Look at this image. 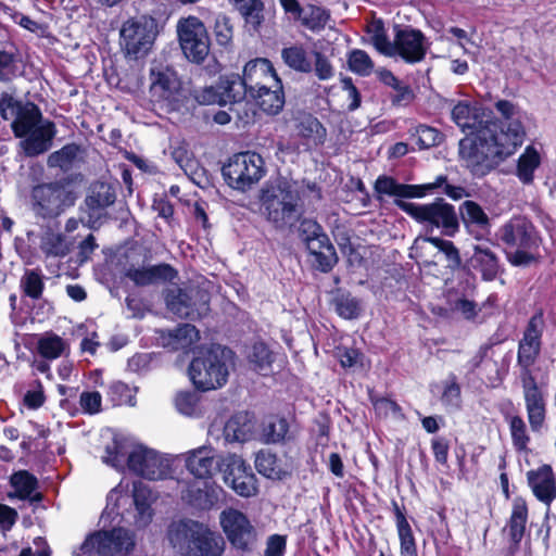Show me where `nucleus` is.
<instances>
[{"label":"nucleus","mask_w":556,"mask_h":556,"mask_svg":"<svg viewBox=\"0 0 556 556\" xmlns=\"http://www.w3.org/2000/svg\"><path fill=\"white\" fill-rule=\"evenodd\" d=\"M498 119H488L477 139L459 141V156L476 176H484L522 144L525 112L508 100H498Z\"/></svg>","instance_id":"f257e3e1"},{"label":"nucleus","mask_w":556,"mask_h":556,"mask_svg":"<svg viewBox=\"0 0 556 556\" xmlns=\"http://www.w3.org/2000/svg\"><path fill=\"white\" fill-rule=\"evenodd\" d=\"M543 330V314L538 313L530 318L519 341L517 353V365L520 368L519 379L527 416L530 427L534 432L541 430L546 418L544 386L536 381L531 369L541 352Z\"/></svg>","instance_id":"f03ea898"},{"label":"nucleus","mask_w":556,"mask_h":556,"mask_svg":"<svg viewBox=\"0 0 556 556\" xmlns=\"http://www.w3.org/2000/svg\"><path fill=\"white\" fill-rule=\"evenodd\" d=\"M16 108L11 128L14 136L21 139V150L28 157L46 153L56 135L55 124L45 118L38 105L30 101Z\"/></svg>","instance_id":"7ed1b4c3"},{"label":"nucleus","mask_w":556,"mask_h":556,"mask_svg":"<svg viewBox=\"0 0 556 556\" xmlns=\"http://www.w3.org/2000/svg\"><path fill=\"white\" fill-rule=\"evenodd\" d=\"M170 546L182 556H222L223 536L193 519L173 521L166 533Z\"/></svg>","instance_id":"20e7f679"},{"label":"nucleus","mask_w":556,"mask_h":556,"mask_svg":"<svg viewBox=\"0 0 556 556\" xmlns=\"http://www.w3.org/2000/svg\"><path fill=\"white\" fill-rule=\"evenodd\" d=\"M230 351L214 346L201 352L189 366V377L194 387L202 391L223 387L228 379L227 359Z\"/></svg>","instance_id":"39448f33"},{"label":"nucleus","mask_w":556,"mask_h":556,"mask_svg":"<svg viewBox=\"0 0 556 556\" xmlns=\"http://www.w3.org/2000/svg\"><path fill=\"white\" fill-rule=\"evenodd\" d=\"M75 192L61 181L38 184L31 188L29 205L36 218L53 219L76 202Z\"/></svg>","instance_id":"423d86ee"},{"label":"nucleus","mask_w":556,"mask_h":556,"mask_svg":"<svg viewBox=\"0 0 556 556\" xmlns=\"http://www.w3.org/2000/svg\"><path fill=\"white\" fill-rule=\"evenodd\" d=\"M395 204L417 222L433 228H441L442 233L453 237L459 229L458 218L453 205L443 199L429 204H416L404 200H395Z\"/></svg>","instance_id":"0eeeda50"},{"label":"nucleus","mask_w":556,"mask_h":556,"mask_svg":"<svg viewBox=\"0 0 556 556\" xmlns=\"http://www.w3.org/2000/svg\"><path fill=\"white\" fill-rule=\"evenodd\" d=\"M135 547V532L118 527L88 536L80 547L79 556H127Z\"/></svg>","instance_id":"6e6552de"},{"label":"nucleus","mask_w":556,"mask_h":556,"mask_svg":"<svg viewBox=\"0 0 556 556\" xmlns=\"http://www.w3.org/2000/svg\"><path fill=\"white\" fill-rule=\"evenodd\" d=\"M266 168L263 157L255 152L235 154L223 167L227 184L240 191H247L265 176Z\"/></svg>","instance_id":"1a4fd4ad"},{"label":"nucleus","mask_w":556,"mask_h":556,"mask_svg":"<svg viewBox=\"0 0 556 556\" xmlns=\"http://www.w3.org/2000/svg\"><path fill=\"white\" fill-rule=\"evenodd\" d=\"M300 195L290 186H278L264 192L262 205L267 219L277 227L293 224L300 216Z\"/></svg>","instance_id":"9d476101"},{"label":"nucleus","mask_w":556,"mask_h":556,"mask_svg":"<svg viewBox=\"0 0 556 556\" xmlns=\"http://www.w3.org/2000/svg\"><path fill=\"white\" fill-rule=\"evenodd\" d=\"M155 37L156 23L150 16L130 18L121 28V46L131 59L144 56L152 48Z\"/></svg>","instance_id":"9b49d317"},{"label":"nucleus","mask_w":556,"mask_h":556,"mask_svg":"<svg viewBox=\"0 0 556 556\" xmlns=\"http://www.w3.org/2000/svg\"><path fill=\"white\" fill-rule=\"evenodd\" d=\"M176 30L185 56L197 64L204 62L210 53V37L204 23L189 15L178 20Z\"/></svg>","instance_id":"f8f14e48"},{"label":"nucleus","mask_w":556,"mask_h":556,"mask_svg":"<svg viewBox=\"0 0 556 556\" xmlns=\"http://www.w3.org/2000/svg\"><path fill=\"white\" fill-rule=\"evenodd\" d=\"M149 79L152 101L166 111L177 110L181 86L176 72L167 65L154 63L150 68Z\"/></svg>","instance_id":"ddd939ff"},{"label":"nucleus","mask_w":556,"mask_h":556,"mask_svg":"<svg viewBox=\"0 0 556 556\" xmlns=\"http://www.w3.org/2000/svg\"><path fill=\"white\" fill-rule=\"evenodd\" d=\"M165 302L167 309L181 318H202L210 311L208 293L199 287L169 289Z\"/></svg>","instance_id":"4468645a"},{"label":"nucleus","mask_w":556,"mask_h":556,"mask_svg":"<svg viewBox=\"0 0 556 556\" xmlns=\"http://www.w3.org/2000/svg\"><path fill=\"white\" fill-rule=\"evenodd\" d=\"M127 463L131 471L149 480L164 479L170 473L169 459L144 446L134 447Z\"/></svg>","instance_id":"2eb2a0df"},{"label":"nucleus","mask_w":556,"mask_h":556,"mask_svg":"<svg viewBox=\"0 0 556 556\" xmlns=\"http://www.w3.org/2000/svg\"><path fill=\"white\" fill-rule=\"evenodd\" d=\"M219 525L227 540L237 548L245 549L256 539V531L250 519L233 507L220 511Z\"/></svg>","instance_id":"dca6fc26"},{"label":"nucleus","mask_w":556,"mask_h":556,"mask_svg":"<svg viewBox=\"0 0 556 556\" xmlns=\"http://www.w3.org/2000/svg\"><path fill=\"white\" fill-rule=\"evenodd\" d=\"M428 42L424 34L412 27H394L393 56H400L407 63H418L426 56Z\"/></svg>","instance_id":"f3484780"},{"label":"nucleus","mask_w":556,"mask_h":556,"mask_svg":"<svg viewBox=\"0 0 556 556\" xmlns=\"http://www.w3.org/2000/svg\"><path fill=\"white\" fill-rule=\"evenodd\" d=\"M500 240L508 248H538L539 238L532 224L523 217H513L498 229Z\"/></svg>","instance_id":"a211bd4d"},{"label":"nucleus","mask_w":556,"mask_h":556,"mask_svg":"<svg viewBox=\"0 0 556 556\" xmlns=\"http://www.w3.org/2000/svg\"><path fill=\"white\" fill-rule=\"evenodd\" d=\"M242 79L250 94L268 86L278 88L280 81L271 63L266 59H255L248 62L243 70Z\"/></svg>","instance_id":"6ab92c4d"},{"label":"nucleus","mask_w":556,"mask_h":556,"mask_svg":"<svg viewBox=\"0 0 556 556\" xmlns=\"http://www.w3.org/2000/svg\"><path fill=\"white\" fill-rule=\"evenodd\" d=\"M453 122L468 136L465 139H477L488 119L483 118L481 109L476 102L458 101L452 109Z\"/></svg>","instance_id":"aec40b11"},{"label":"nucleus","mask_w":556,"mask_h":556,"mask_svg":"<svg viewBox=\"0 0 556 556\" xmlns=\"http://www.w3.org/2000/svg\"><path fill=\"white\" fill-rule=\"evenodd\" d=\"M116 194L113 188L105 182H96L90 187L89 193L85 199L88 208V225L90 228H97L102 212L115 202Z\"/></svg>","instance_id":"412c9836"},{"label":"nucleus","mask_w":556,"mask_h":556,"mask_svg":"<svg viewBox=\"0 0 556 556\" xmlns=\"http://www.w3.org/2000/svg\"><path fill=\"white\" fill-rule=\"evenodd\" d=\"M459 212L465 228L475 239L480 240L490 233L491 220L480 204L466 200Z\"/></svg>","instance_id":"4be33fe9"},{"label":"nucleus","mask_w":556,"mask_h":556,"mask_svg":"<svg viewBox=\"0 0 556 556\" xmlns=\"http://www.w3.org/2000/svg\"><path fill=\"white\" fill-rule=\"evenodd\" d=\"M528 483L534 496L549 505L556 498V478L551 466L543 465L528 472Z\"/></svg>","instance_id":"5701e85b"},{"label":"nucleus","mask_w":556,"mask_h":556,"mask_svg":"<svg viewBox=\"0 0 556 556\" xmlns=\"http://www.w3.org/2000/svg\"><path fill=\"white\" fill-rule=\"evenodd\" d=\"M126 277L136 286H150L173 281L177 271L168 264H159L148 267H130L126 270Z\"/></svg>","instance_id":"b1692460"},{"label":"nucleus","mask_w":556,"mask_h":556,"mask_svg":"<svg viewBox=\"0 0 556 556\" xmlns=\"http://www.w3.org/2000/svg\"><path fill=\"white\" fill-rule=\"evenodd\" d=\"M12 492L8 494L9 498H18L29 503H39L42 494L38 491L39 483L37 478L27 470H18L10 478Z\"/></svg>","instance_id":"393cba45"},{"label":"nucleus","mask_w":556,"mask_h":556,"mask_svg":"<svg viewBox=\"0 0 556 556\" xmlns=\"http://www.w3.org/2000/svg\"><path fill=\"white\" fill-rule=\"evenodd\" d=\"M185 463L189 472L195 478H211L216 465L214 450L206 445L191 450L185 454Z\"/></svg>","instance_id":"a878e982"},{"label":"nucleus","mask_w":556,"mask_h":556,"mask_svg":"<svg viewBox=\"0 0 556 556\" xmlns=\"http://www.w3.org/2000/svg\"><path fill=\"white\" fill-rule=\"evenodd\" d=\"M306 248L314 257L313 262L323 271H328L337 263V253L326 233L317 237H304Z\"/></svg>","instance_id":"bb28decb"},{"label":"nucleus","mask_w":556,"mask_h":556,"mask_svg":"<svg viewBox=\"0 0 556 556\" xmlns=\"http://www.w3.org/2000/svg\"><path fill=\"white\" fill-rule=\"evenodd\" d=\"M72 248L73 242L52 228H47L40 236L39 250L46 258L65 257Z\"/></svg>","instance_id":"cd10ccee"},{"label":"nucleus","mask_w":556,"mask_h":556,"mask_svg":"<svg viewBox=\"0 0 556 556\" xmlns=\"http://www.w3.org/2000/svg\"><path fill=\"white\" fill-rule=\"evenodd\" d=\"M430 189H432L431 185H402L388 176H380L375 182V191L380 195L387 194L400 198H420L426 194V190Z\"/></svg>","instance_id":"c85d7f7f"},{"label":"nucleus","mask_w":556,"mask_h":556,"mask_svg":"<svg viewBox=\"0 0 556 556\" xmlns=\"http://www.w3.org/2000/svg\"><path fill=\"white\" fill-rule=\"evenodd\" d=\"M161 339L172 350H186L200 340V332L193 325L182 324L174 330L162 331Z\"/></svg>","instance_id":"c756f323"},{"label":"nucleus","mask_w":556,"mask_h":556,"mask_svg":"<svg viewBox=\"0 0 556 556\" xmlns=\"http://www.w3.org/2000/svg\"><path fill=\"white\" fill-rule=\"evenodd\" d=\"M425 243L433 244L440 252H442L447 262L446 267L455 270L458 269L462 265V258L458 249L452 241L444 240L437 237H417L413 243L412 251L419 254V251L422 250Z\"/></svg>","instance_id":"7c9ffc66"},{"label":"nucleus","mask_w":556,"mask_h":556,"mask_svg":"<svg viewBox=\"0 0 556 556\" xmlns=\"http://www.w3.org/2000/svg\"><path fill=\"white\" fill-rule=\"evenodd\" d=\"M36 350L43 359L54 361L70 354V344L59 334L48 331L37 339Z\"/></svg>","instance_id":"2f4dec72"},{"label":"nucleus","mask_w":556,"mask_h":556,"mask_svg":"<svg viewBox=\"0 0 556 556\" xmlns=\"http://www.w3.org/2000/svg\"><path fill=\"white\" fill-rule=\"evenodd\" d=\"M254 424L248 413L231 416L225 427L224 437L228 442H244L252 437Z\"/></svg>","instance_id":"473e14b6"},{"label":"nucleus","mask_w":556,"mask_h":556,"mask_svg":"<svg viewBox=\"0 0 556 556\" xmlns=\"http://www.w3.org/2000/svg\"><path fill=\"white\" fill-rule=\"evenodd\" d=\"M472 263L478 269L484 280L491 281L495 279L498 274L500 265L496 254L483 244L473 247Z\"/></svg>","instance_id":"72a5a7b5"},{"label":"nucleus","mask_w":556,"mask_h":556,"mask_svg":"<svg viewBox=\"0 0 556 556\" xmlns=\"http://www.w3.org/2000/svg\"><path fill=\"white\" fill-rule=\"evenodd\" d=\"M251 97L255 100L260 109L269 115L278 114L285 105L281 80L279 81L278 88L276 86H268L251 93Z\"/></svg>","instance_id":"f704fd0d"},{"label":"nucleus","mask_w":556,"mask_h":556,"mask_svg":"<svg viewBox=\"0 0 556 556\" xmlns=\"http://www.w3.org/2000/svg\"><path fill=\"white\" fill-rule=\"evenodd\" d=\"M235 9L242 16L247 26L258 30L265 21L263 0H232Z\"/></svg>","instance_id":"c9c22d12"},{"label":"nucleus","mask_w":556,"mask_h":556,"mask_svg":"<svg viewBox=\"0 0 556 556\" xmlns=\"http://www.w3.org/2000/svg\"><path fill=\"white\" fill-rule=\"evenodd\" d=\"M527 521V503L523 498L517 497L513 502V509L507 525L509 536L515 544H518L523 538Z\"/></svg>","instance_id":"e433bc0d"},{"label":"nucleus","mask_w":556,"mask_h":556,"mask_svg":"<svg viewBox=\"0 0 556 556\" xmlns=\"http://www.w3.org/2000/svg\"><path fill=\"white\" fill-rule=\"evenodd\" d=\"M81 152L80 146L76 143L65 144L48 156L47 164L51 168L70 170L81 159Z\"/></svg>","instance_id":"4c0bfd02"},{"label":"nucleus","mask_w":556,"mask_h":556,"mask_svg":"<svg viewBox=\"0 0 556 556\" xmlns=\"http://www.w3.org/2000/svg\"><path fill=\"white\" fill-rule=\"evenodd\" d=\"M298 20L305 28L314 33H319L330 21V13L321 7L308 4L303 7L300 11Z\"/></svg>","instance_id":"58836bf2"},{"label":"nucleus","mask_w":556,"mask_h":556,"mask_svg":"<svg viewBox=\"0 0 556 556\" xmlns=\"http://www.w3.org/2000/svg\"><path fill=\"white\" fill-rule=\"evenodd\" d=\"M395 518L401 556H418L416 541L406 517L400 509H396Z\"/></svg>","instance_id":"ea45409f"},{"label":"nucleus","mask_w":556,"mask_h":556,"mask_svg":"<svg viewBox=\"0 0 556 556\" xmlns=\"http://www.w3.org/2000/svg\"><path fill=\"white\" fill-rule=\"evenodd\" d=\"M540 154L533 147H527L519 156L517 166V176L523 184H530L533 180V173L540 165Z\"/></svg>","instance_id":"a19ab883"},{"label":"nucleus","mask_w":556,"mask_h":556,"mask_svg":"<svg viewBox=\"0 0 556 556\" xmlns=\"http://www.w3.org/2000/svg\"><path fill=\"white\" fill-rule=\"evenodd\" d=\"M250 366L256 371H267L274 362V354L264 342H255L248 352Z\"/></svg>","instance_id":"79ce46f5"},{"label":"nucleus","mask_w":556,"mask_h":556,"mask_svg":"<svg viewBox=\"0 0 556 556\" xmlns=\"http://www.w3.org/2000/svg\"><path fill=\"white\" fill-rule=\"evenodd\" d=\"M219 89L223 96L224 105L238 102L249 92L243 79L239 76L226 77L219 81Z\"/></svg>","instance_id":"37998d69"},{"label":"nucleus","mask_w":556,"mask_h":556,"mask_svg":"<svg viewBox=\"0 0 556 556\" xmlns=\"http://www.w3.org/2000/svg\"><path fill=\"white\" fill-rule=\"evenodd\" d=\"M299 134L306 138L312 144L318 146L324 143L326 138V128L314 116L307 115L303 117L298 126Z\"/></svg>","instance_id":"c03bdc74"},{"label":"nucleus","mask_w":556,"mask_h":556,"mask_svg":"<svg viewBox=\"0 0 556 556\" xmlns=\"http://www.w3.org/2000/svg\"><path fill=\"white\" fill-rule=\"evenodd\" d=\"M285 63L294 71L301 73H309L312 63L307 58V53L301 46H292L281 51Z\"/></svg>","instance_id":"a18cd8bd"},{"label":"nucleus","mask_w":556,"mask_h":556,"mask_svg":"<svg viewBox=\"0 0 556 556\" xmlns=\"http://www.w3.org/2000/svg\"><path fill=\"white\" fill-rule=\"evenodd\" d=\"M21 288L28 298L40 299L45 289L42 273L39 269H27L21 278Z\"/></svg>","instance_id":"49530a36"},{"label":"nucleus","mask_w":556,"mask_h":556,"mask_svg":"<svg viewBox=\"0 0 556 556\" xmlns=\"http://www.w3.org/2000/svg\"><path fill=\"white\" fill-rule=\"evenodd\" d=\"M289 422L285 418L274 417L264 426L263 437L266 443H279L288 439Z\"/></svg>","instance_id":"de8ad7c7"},{"label":"nucleus","mask_w":556,"mask_h":556,"mask_svg":"<svg viewBox=\"0 0 556 556\" xmlns=\"http://www.w3.org/2000/svg\"><path fill=\"white\" fill-rule=\"evenodd\" d=\"M348 64L352 72L364 77L369 76L375 67L369 54L361 49H354L349 53Z\"/></svg>","instance_id":"09e8293b"},{"label":"nucleus","mask_w":556,"mask_h":556,"mask_svg":"<svg viewBox=\"0 0 556 556\" xmlns=\"http://www.w3.org/2000/svg\"><path fill=\"white\" fill-rule=\"evenodd\" d=\"M256 470L267 478H279L281 469L279 467L278 458L269 451H260L255 457Z\"/></svg>","instance_id":"8fccbe9b"},{"label":"nucleus","mask_w":556,"mask_h":556,"mask_svg":"<svg viewBox=\"0 0 556 556\" xmlns=\"http://www.w3.org/2000/svg\"><path fill=\"white\" fill-rule=\"evenodd\" d=\"M511 441L517 451H526L530 442L525 420L516 415L508 418Z\"/></svg>","instance_id":"3c124183"},{"label":"nucleus","mask_w":556,"mask_h":556,"mask_svg":"<svg viewBox=\"0 0 556 556\" xmlns=\"http://www.w3.org/2000/svg\"><path fill=\"white\" fill-rule=\"evenodd\" d=\"M370 41L381 54L393 58L394 40L390 41L382 23L372 24L369 29Z\"/></svg>","instance_id":"603ef678"},{"label":"nucleus","mask_w":556,"mask_h":556,"mask_svg":"<svg viewBox=\"0 0 556 556\" xmlns=\"http://www.w3.org/2000/svg\"><path fill=\"white\" fill-rule=\"evenodd\" d=\"M223 465L224 480L226 484H229L232 479H237V477H240L251 470V467L247 465L243 458L236 454L227 455L223 460Z\"/></svg>","instance_id":"864d4df0"},{"label":"nucleus","mask_w":556,"mask_h":556,"mask_svg":"<svg viewBox=\"0 0 556 556\" xmlns=\"http://www.w3.org/2000/svg\"><path fill=\"white\" fill-rule=\"evenodd\" d=\"M228 485L238 495L243 497H251L257 493L256 478L252 470H249L244 475L237 477V479H232Z\"/></svg>","instance_id":"5fc2aeb1"},{"label":"nucleus","mask_w":556,"mask_h":556,"mask_svg":"<svg viewBox=\"0 0 556 556\" xmlns=\"http://www.w3.org/2000/svg\"><path fill=\"white\" fill-rule=\"evenodd\" d=\"M214 35L220 46H227L233 37V26L230 17L225 14H218L215 18Z\"/></svg>","instance_id":"6e6d98bb"},{"label":"nucleus","mask_w":556,"mask_h":556,"mask_svg":"<svg viewBox=\"0 0 556 556\" xmlns=\"http://www.w3.org/2000/svg\"><path fill=\"white\" fill-rule=\"evenodd\" d=\"M17 76V61L14 54L0 50V81H11Z\"/></svg>","instance_id":"4d7b16f0"},{"label":"nucleus","mask_w":556,"mask_h":556,"mask_svg":"<svg viewBox=\"0 0 556 556\" xmlns=\"http://www.w3.org/2000/svg\"><path fill=\"white\" fill-rule=\"evenodd\" d=\"M417 144L420 149H428L438 146L441 140V134L430 126L420 125L416 129Z\"/></svg>","instance_id":"13d9d810"},{"label":"nucleus","mask_w":556,"mask_h":556,"mask_svg":"<svg viewBox=\"0 0 556 556\" xmlns=\"http://www.w3.org/2000/svg\"><path fill=\"white\" fill-rule=\"evenodd\" d=\"M536 249L538 248H514V251L507 253V258L514 266H529L536 261Z\"/></svg>","instance_id":"bf43d9fd"},{"label":"nucleus","mask_w":556,"mask_h":556,"mask_svg":"<svg viewBox=\"0 0 556 556\" xmlns=\"http://www.w3.org/2000/svg\"><path fill=\"white\" fill-rule=\"evenodd\" d=\"M136 389H131L128 384L122 381H115L110 386L112 395H117L116 401L118 404H127L129 406L136 405Z\"/></svg>","instance_id":"052dcab7"},{"label":"nucleus","mask_w":556,"mask_h":556,"mask_svg":"<svg viewBox=\"0 0 556 556\" xmlns=\"http://www.w3.org/2000/svg\"><path fill=\"white\" fill-rule=\"evenodd\" d=\"M102 396L97 391H86L80 394L79 404L83 410L93 415L101 410Z\"/></svg>","instance_id":"680f3d73"},{"label":"nucleus","mask_w":556,"mask_h":556,"mask_svg":"<svg viewBox=\"0 0 556 556\" xmlns=\"http://www.w3.org/2000/svg\"><path fill=\"white\" fill-rule=\"evenodd\" d=\"M342 90L345 93V98L348 103L349 111H355L361 106L362 97L356 88V86L353 84L352 78L344 77L341 79Z\"/></svg>","instance_id":"e2e57ef3"},{"label":"nucleus","mask_w":556,"mask_h":556,"mask_svg":"<svg viewBox=\"0 0 556 556\" xmlns=\"http://www.w3.org/2000/svg\"><path fill=\"white\" fill-rule=\"evenodd\" d=\"M45 401L43 387L39 380H36L34 388L25 393L24 404L30 409H37L43 405Z\"/></svg>","instance_id":"0e129e2a"},{"label":"nucleus","mask_w":556,"mask_h":556,"mask_svg":"<svg viewBox=\"0 0 556 556\" xmlns=\"http://www.w3.org/2000/svg\"><path fill=\"white\" fill-rule=\"evenodd\" d=\"M336 309L338 314L346 319L355 318L359 313L358 302L353 298H340L337 300Z\"/></svg>","instance_id":"69168bd1"},{"label":"nucleus","mask_w":556,"mask_h":556,"mask_svg":"<svg viewBox=\"0 0 556 556\" xmlns=\"http://www.w3.org/2000/svg\"><path fill=\"white\" fill-rule=\"evenodd\" d=\"M314 56H315L314 71H315L316 76L320 80L330 79L334 74V70H333V66L331 65L330 61L328 60V58L320 52H315Z\"/></svg>","instance_id":"338daca9"},{"label":"nucleus","mask_w":556,"mask_h":556,"mask_svg":"<svg viewBox=\"0 0 556 556\" xmlns=\"http://www.w3.org/2000/svg\"><path fill=\"white\" fill-rule=\"evenodd\" d=\"M460 399V387L456 381L455 376H452L444 386L442 393V402L446 405H458Z\"/></svg>","instance_id":"774afa93"}]
</instances>
